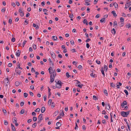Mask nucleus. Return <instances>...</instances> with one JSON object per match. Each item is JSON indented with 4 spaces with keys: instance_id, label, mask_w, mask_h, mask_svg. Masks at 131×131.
<instances>
[{
    "instance_id": "c03bdc74",
    "label": "nucleus",
    "mask_w": 131,
    "mask_h": 131,
    "mask_svg": "<svg viewBox=\"0 0 131 131\" xmlns=\"http://www.w3.org/2000/svg\"><path fill=\"white\" fill-rule=\"evenodd\" d=\"M95 74H94L93 73H92L90 74V76L92 77H95Z\"/></svg>"
},
{
    "instance_id": "8fccbe9b",
    "label": "nucleus",
    "mask_w": 131,
    "mask_h": 131,
    "mask_svg": "<svg viewBox=\"0 0 131 131\" xmlns=\"http://www.w3.org/2000/svg\"><path fill=\"white\" fill-rule=\"evenodd\" d=\"M82 66L81 65H79L78 67V68L80 70L82 69Z\"/></svg>"
},
{
    "instance_id": "ea45409f",
    "label": "nucleus",
    "mask_w": 131,
    "mask_h": 131,
    "mask_svg": "<svg viewBox=\"0 0 131 131\" xmlns=\"http://www.w3.org/2000/svg\"><path fill=\"white\" fill-rule=\"evenodd\" d=\"M130 24H127L126 25V27L129 28L130 27Z\"/></svg>"
},
{
    "instance_id": "6ab92c4d",
    "label": "nucleus",
    "mask_w": 131,
    "mask_h": 131,
    "mask_svg": "<svg viewBox=\"0 0 131 131\" xmlns=\"http://www.w3.org/2000/svg\"><path fill=\"white\" fill-rule=\"evenodd\" d=\"M13 118L14 119L13 120V122L14 123H15L17 122V118L16 117H14Z\"/></svg>"
},
{
    "instance_id": "e2e57ef3",
    "label": "nucleus",
    "mask_w": 131,
    "mask_h": 131,
    "mask_svg": "<svg viewBox=\"0 0 131 131\" xmlns=\"http://www.w3.org/2000/svg\"><path fill=\"white\" fill-rule=\"evenodd\" d=\"M31 72H35V70L33 68H31Z\"/></svg>"
},
{
    "instance_id": "7c9ffc66",
    "label": "nucleus",
    "mask_w": 131,
    "mask_h": 131,
    "mask_svg": "<svg viewBox=\"0 0 131 131\" xmlns=\"http://www.w3.org/2000/svg\"><path fill=\"white\" fill-rule=\"evenodd\" d=\"M66 76L68 78H69L71 77V75H69L68 72H67L66 73Z\"/></svg>"
},
{
    "instance_id": "774afa93",
    "label": "nucleus",
    "mask_w": 131,
    "mask_h": 131,
    "mask_svg": "<svg viewBox=\"0 0 131 131\" xmlns=\"http://www.w3.org/2000/svg\"><path fill=\"white\" fill-rule=\"evenodd\" d=\"M32 115L33 116H35L36 115V113L34 112H33L32 113Z\"/></svg>"
},
{
    "instance_id": "6e6d98bb",
    "label": "nucleus",
    "mask_w": 131,
    "mask_h": 131,
    "mask_svg": "<svg viewBox=\"0 0 131 131\" xmlns=\"http://www.w3.org/2000/svg\"><path fill=\"white\" fill-rule=\"evenodd\" d=\"M48 60L49 61V62L51 63L52 64V65L53 66L54 65V64L53 63H52V62L51 59L50 58H49L48 59Z\"/></svg>"
},
{
    "instance_id": "58836bf2",
    "label": "nucleus",
    "mask_w": 131,
    "mask_h": 131,
    "mask_svg": "<svg viewBox=\"0 0 131 131\" xmlns=\"http://www.w3.org/2000/svg\"><path fill=\"white\" fill-rule=\"evenodd\" d=\"M106 113V112L105 110H103L102 112V114L105 115Z\"/></svg>"
},
{
    "instance_id": "864d4df0",
    "label": "nucleus",
    "mask_w": 131,
    "mask_h": 131,
    "mask_svg": "<svg viewBox=\"0 0 131 131\" xmlns=\"http://www.w3.org/2000/svg\"><path fill=\"white\" fill-rule=\"evenodd\" d=\"M60 116L62 115V116H63L64 115V113L63 112V111H62V112H61L60 113Z\"/></svg>"
},
{
    "instance_id": "338daca9",
    "label": "nucleus",
    "mask_w": 131,
    "mask_h": 131,
    "mask_svg": "<svg viewBox=\"0 0 131 131\" xmlns=\"http://www.w3.org/2000/svg\"><path fill=\"white\" fill-rule=\"evenodd\" d=\"M110 85L111 86L113 87H114L115 86V85L113 83H110Z\"/></svg>"
},
{
    "instance_id": "3c124183",
    "label": "nucleus",
    "mask_w": 131,
    "mask_h": 131,
    "mask_svg": "<svg viewBox=\"0 0 131 131\" xmlns=\"http://www.w3.org/2000/svg\"><path fill=\"white\" fill-rule=\"evenodd\" d=\"M24 102H22L20 103V105L21 106H22L24 105Z\"/></svg>"
},
{
    "instance_id": "a18cd8bd",
    "label": "nucleus",
    "mask_w": 131,
    "mask_h": 131,
    "mask_svg": "<svg viewBox=\"0 0 131 131\" xmlns=\"http://www.w3.org/2000/svg\"><path fill=\"white\" fill-rule=\"evenodd\" d=\"M96 62L97 64H100L101 63L100 61L97 60H96Z\"/></svg>"
},
{
    "instance_id": "c756f323",
    "label": "nucleus",
    "mask_w": 131,
    "mask_h": 131,
    "mask_svg": "<svg viewBox=\"0 0 131 131\" xmlns=\"http://www.w3.org/2000/svg\"><path fill=\"white\" fill-rule=\"evenodd\" d=\"M107 107V108L108 110H109L110 108V106L109 104H108L107 105H106Z\"/></svg>"
},
{
    "instance_id": "052dcab7",
    "label": "nucleus",
    "mask_w": 131,
    "mask_h": 131,
    "mask_svg": "<svg viewBox=\"0 0 131 131\" xmlns=\"http://www.w3.org/2000/svg\"><path fill=\"white\" fill-rule=\"evenodd\" d=\"M29 93L30 95L31 96H33V93L32 92L30 91L29 92Z\"/></svg>"
},
{
    "instance_id": "6e6552de",
    "label": "nucleus",
    "mask_w": 131,
    "mask_h": 131,
    "mask_svg": "<svg viewBox=\"0 0 131 131\" xmlns=\"http://www.w3.org/2000/svg\"><path fill=\"white\" fill-rule=\"evenodd\" d=\"M20 51L19 50H18L16 52V55L17 56L19 57L20 56Z\"/></svg>"
},
{
    "instance_id": "79ce46f5",
    "label": "nucleus",
    "mask_w": 131,
    "mask_h": 131,
    "mask_svg": "<svg viewBox=\"0 0 131 131\" xmlns=\"http://www.w3.org/2000/svg\"><path fill=\"white\" fill-rule=\"evenodd\" d=\"M52 75H54L56 76V72L55 70H53V73L52 74Z\"/></svg>"
},
{
    "instance_id": "72a5a7b5",
    "label": "nucleus",
    "mask_w": 131,
    "mask_h": 131,
    "mask_svg": "<svg viewBox=\"0 0 131 131\" xmlns=\"http://www.w3.org/2000/svg\"><path fill=\"white\" fill-rule=\"evenodd\" d=\"M104 70H106V71H107V70L108 68V67H107V66L106 65H104Z\"/></svg>"
},
{
    "instance_id": "39448f33",
    "label": "nucleus",
    "mask_w": 131,
    "mask_h": 131,
    "mask_svg": "<svg viewBox=\"0 0 131 131\" xmlns=\"http://www.w3.org/2000/svg\"><path fill=\"white\" fill-rule=\"evenodd\" d=\"M19 13H20V15L21 17H23L24 16V13L22 12L21 8H20L19 9Z\"/></svg>"
},
{
    "instance_id": "a878e982",
    "label": "nucleus",
    "mask_w": 131,
    "mask_h": 131,
    "mask_svg": "<svg viewBox=\"0 0 131 131\" xmlns=\"http://www.w3.org/2000/svg\"><path fill=\"white\" fill-rule=\"evenodd\" d=\"M58 83H56V84H61L62 85L63 84V83L61 82V81L60 80H59L58 81Z\"/></svg>"
},
{
    "instance_id": "1a4fd4ad",
    "label": "nucleus",
    "mask_w": 131,
    "mask_h": 131,
    "mask_svg": "<svg viewBox=\"0 0 131 131\" xmlns=\"http://www.w3.org/2000/svg\"><path fill=\"white\" fill-rule=\"evenodd\" d=\"M33 27H35V29L36 30L38 29L39 28V27L37 25H36L35 24H33Z\"/></svg>"
},
{
    "instance_id": "5fc2aeb1",
    "label": "nucleus",
    "mask_w": 131,
    "mask_h": 131,
    "mask_svg": "<svg viewBox=\"0 0 131 131\" xmlns=\"http://www.w3.org/2000/svg\"><path fill=\"white\" fill-rule=\"evenodd\" d=\"M78 125H77V123H75V127L74 128V129L75 130H76L77 129V128H78Z\"/></svg>"
},
{
    "instance_id": "cd10ccee",
    "label": "nucleus",
    "mask_w": 131,
    "mask_h": 131,
    "mask_svg": "<svg viewBox=\"0 0 131 131\" xmlns=\"http://www.w3.org/2000/svg\"><path fill=\"white\" fill-rule=\"evenodd\" d=\"M55 104L53 102H52L51 104V107L52 108H53L54 107Z\"/></svg>"
},
{
    "instance_id": "f257e3e1",
    "label": "nucleus",
    "mask_w": 131,
    "mask_h": 131,
    "mask_svg": "<svg viewBox=\"0 0 131 131\" xmlns=\"http://www.w3.org/2000/svg\"><path fill=\"white\" fill-rule=\"evenodd\" d=\"M130 112V111H129L127 112H125L124 111H122L121 112V115L123 117H127L129 114V112Z\"/></svg>"
},
{
    "instance_id": "7ed1b4c3",
    "label": "nucleus",
    "mask_w": 131,
    "mask_h": 131,
    "mask_svg": "<svg viewBox=\"0 0 131 131\" xmlns=\"http://www.w3.org/2000/svg\"><path fill=\"white\" fill-rule=\"evenodd\" d=\"M54 76L53 75H52V74L50 75V81L49 82L50 83H52L54 80Z\"/></svg>"
},
{
    "instance_id": "9b49d317",
    "label": "nucleus",
    "mask_w": 131,
    "mask_h": 131,
    "mask_svg": "<svg viewBox=\"0 0 131 131\" xmlns=\"http://www.w3.org/2000/svg\"><path fill=\"white\" fill-rule=\"evenodd\" d=\"M48 70L49 71V73L51 74L52 72V70H53L52 69V68H51V67H50L48 69Z\"/></svg>"
},
{
    "instance_id": "c9c22d12",
    "label": "nucleus",
    "mask_w": 131,
    "mask_h": 131,
    "mask_svg": "<svg viewBox=\"0 0 131 131\" xmlns=\"http://www.w3.org/2000/svg\"><path fill=\"white\" fill-rule=\"evenodd\" d=\"M28 94L26 93H24V96L25 97H26L28 96Z\"/></svg>"
},
{
    "instance_id": "09e8293b",
    "label": "nucleus",
    "mask_w": 131,
    "mask_h": 131,
    "mask_svg": "<svg viewBox=\"0 0 131 131\" xmlns=\"http://www.w3.org/2000/svg\"><path fill=\"white\" fill-rule=\"evenodd\" d=\"M33 47L34 49H36V45L35 44H34L33 45Z\"/></svg>"
},
{
    "instance_id": "e433bc0d",
    "label": "nucleus",
    "mask_w": 131,
    "mask_h": 131,
    "mask_svg": "<svg viewBox=\"0 0 131 131\" xmlns=\"http://www.w3.org/2000/svg\"><path fill=\"white\" fill-rule=\"evenodd\" d=\"M124 91V92L125 93L126 95H128V92L127 91V90H125Z\"/></svg>"
},
{
    "instance_id": "4468645a",
    "label": "nucleus",
    "mask_w": 131,
    "mask_h": 131,
    "mask_svg": "<svg viewBox=\"0 0 131 131\" xmlns=\"http://www.w3.org/2000/svg\"><path fill=\"white\" fill-rule=\"evenodd\" d=\"M83 22L84 24H86L87 25L88 24V22L87 21V20L86 19H84Z\"/></svg>"
},
{
    "instance_id": "393cba45",
    "label": "nucleus",
    "mask_w": 131,
    "mask_h": 131,
    "mask_svg": "<svg viewBox=\"0 0 131 131\" xmlns=\"http://www.w3.org/2000/svg\"><path fill=\"white\" fill-rule=\"evenodd\" d=\"M113 6H114L115 8L118 7V4L117 3L115 2L113 4Z\"/></svg>"
},
{
    "instance_id": "49530a36",
    "label": "nucleus",
    "mask_w": 131,
    "mask_h": 131,
    "mask_svg": "<svg viewBox=\"0 0 131 131\" xmlns=\"http://www.w3.org/2000/svg\"><path fill=\"white\" fill-rule=\"evenodd\" d=\"M4 124L6 125H7L8 124V122H7V121L6 120H4Z\"/></svg>"
},
{
    "instance_id": "f8f14e48",
    "label": "nucleus",
    "mask_w": 131,
    "mask_h": 131,
    "mask_svg": "<svg viewBox=\"0 0 131 131\" xmlns=\"http://www.w3.org/2000/svg\"><path fill=\"white\" fill-rule=\"evenodd\" d=\"M62 85L61 84H56V87H55V88H60L61 87V86Z\"/></svg>"
},
{
    "instance_id": "37998d69",
    "label": "nucleus",
    "mask_w": 131,
    "mask_h": 131,
    "mask_svg": "<svg viewBox=\"0 0 131 131\" xmlns=\"http://www.w3.org/2000/svg\"><path fill=\"white\" fill-rule=\"evenodd\" d=\"M128 1H127L126 3V4H128L129 6L131 5V2H128Z\"/></svg>"
},
{
    "instance_id": "0e129e2a",
    "label": "nucleus",
    "mask_w": 131,
    "mask_h": 131,
    "mask_svg": "<svg viewBox=\"0 0 131 131\" xmlns=\"http://www.w3.org/2000/svg\"><path fill=\"white\" fill-rule=\"evenodd\" d=\"M32 120L31 119H29L27 121V122L29 123H30L32 121Z\"/></svg>"
},
{
    "instance_id": "4c0bfd02",
    "label": "nucleus",
    "mask_w": 131,
    "mask_h": 131,
    "mask_svg": "<svg viewBox=\"0 0 131 131\" xmlns=\"http://www.w3.org/2000/svg\"><path fill=\"white\" fill-rule=\"evenodd\" d=\"M36 123H35L34 124H33L32 125V127L33 128H35L36 127Z\"/></svg>"
},
{
    "instance_id": "69168bd1",
    "label": "nucleus",
    "mask_w": 131,
    "mask_h": 131,
    "mask_svg": "<svg viewBox=\"0 0 131 131\" xmlns=\"http://www.w3.org/2000/svg\"><path fill=\"white\" fill-rule=\"evenodd\" d=\"M90 45L89 44L87 43L86 44V47L88 48H89L90 47Z\"/></svg>"
},
{
    "instance_id": "aec40b11",
    "label": "nucleus",
    "mask_w": 131,
    "mask_h": 131,
    "mask_svg": "<svg viewBox=\"0 0 131 131\" xmlns=\"http://www.w3.org/2000/svg\"><path fill=\"white\" fill-rule=\"evenodd\" d=\"M9 20L8 23L10 24H11L12 23V19L11 17L9 18Z\"/></svg>"
},
{
    "instance_id": "a211bd4d",
    "label": "nucleus",
    "mask_w": 131,
    "mask_h": 131,
    "mask_svg": "<svg viewBox=\"0 0 131 131\" xmlns=\"http://www.w3.org/2000/svg\"><path fill=\"white\" fill-rule=\"evenodd\" d=\"M111 13L113 14V15L114 16L116 17L117 16V15L115 11H113L111 12Z\"/></svg>"
},
{
    "instance_id": "bf43d9fd",
    "label": "nucleus",
    "mask_w": 131,
    "mask_h": 131,
    "mask_svg": "<svg viewBox=\"0 0 131 131\" xmlns=\"http://www.w3.org/2000/svg\"><path fill=\"white\" fill-rule=\"evenodd\" d=\"M70 42L71 44L72 45H73L74 44V41L73 40H71L70 41Z\"/></svg>"
},
{
    "instance_id": "bb28decb",
    "label": "nucleus",
    "mask_w": 131,
    "mask_h": 131,
    "mask_svg": "<svg viewBox=\"0 0 131 131\" xmlns=\"http://www.w3.org/2000/svg\"><path fill=\"white\" fill-rule=\"evenodd\" d=\"M104 93L105 94V95L106 96H107L108 95V94L107 93V91L106 90H105L104 91Z\"/></svg>"
},
{
    "instance_id": "de8ad7c7",
    "label": "nucleus",
    "mask_w": 131,
    "mask_h": 131,
    "mask_svg": "<svg viewBox=\"0 0 131 131\" xmlns=\"http://www.w3.org/2000/svg\"><path fill=\"white\" fill-rule=\"evenodd\" d=\"M12 63H9L8 64V66L9 67H11L12 66Z\"/></svg>"
},
{
    "instance_id": "0eeeda50",
    "label": "nucleus",
    "mask_w": 131,
    "mask_h": 131,
    "mask_svg": "<svg viewBox=\"0 0 131 131\" xmlns=\"http://www.w3.org/2000/svg\"><path fill=\"white\" fill-rule=\"evenodd\" d=\"M15 71L16 72V73L19 75H20L21 73V71L20 70H18L17 67H16L15 70Z\"/></svg>"
},
{
    "instance_id": "4be33fe9",
    "label": "nucleus",
    "mask_w": 131,
    "mask_h": 131,
    "mask_svg": "<svg viewBox=\"0 0 131 131\" xmlns=\"http://www.w3.org/2000/svg\"><path fill=\"white\" fill-rule=\"evenodd\" d=\"M15 85L17 86H18L19 85V83L18 81H16L15 82Z\"/></svg>"
},
{
    "instance_id": "dca6fc26",
    "label": "nucleus",
    "mask_w": 131,
    "mask_h": 131,
    "mask_svg": "<svg viewBox=\"0 0 131 131\" xmlns=\"http://www.w3.org/2000/svg\"><path fill=\"white\" fill-rule=\"evenodd\" d=\"M111 32L112 33L113 35H114L116 33V31L115 29L113 28V29H112L111 30Z\"/></svg>"
},
{
    "instance_id": "2f4dec72",
    "label": "nucleus",
    "mask_w": 131,
    "mask_h": 131,
    "mask_svg": "<svg viewBox=\"0 0 131 131\" xmlns=\"http://www.w3.org/2000/svg\"><path fill=\"white\" fill-rule=\"evenodd\" d=\"M40 111V109L39 108H37L35 111L36 112H39Z\"/></svg>"
},
{
    "instance_id": "473e14b6",
    "label": "nucleus",
    "mask_w": 131,
    "mask_h": 131,
    "mask_svg": "<svg viewBox=\"0 0 131 131\" xmlns=\"http://www.w3.org/2000/svg\"><path fill=\"white\" fill-rule=\"evenodd\" d=\"M58 111H57L55 112L54 114L55 115V116H56L58 114Z\"/></svg>"
},
{
    "instance_id": "603ef678",
    "label": "nucleus",
    "mask_w": 131,
    "mask_h": 131,
    "mask_svg": "<svg viewBox=\"0 0 131 131\" xmlns=\"http://www.w3.org/2000/svg\"><path fill=\"white\" fill-rule=\"evenodd\" d=\"M117 22L116 21H114L113 23L114 26H115L117 25Z\"/></svg>"
},
{
    "instance_id": "2eb2a0df",
    "label": "nucleus",
    "mask_w": 131,
    "mask_h": 131,
    "mask_svg": "<svg viewBox=\"0 0 131 131\" xmlns=\"http://www.w3.org/2000/svg\"><path fill=\"white\" fill-rule=\"evenodd\" d=\"M106 20L105 18H103L101 19L100 20V22L101 23H103L104 22L105 23V22Z\"/></svg>"
},
{
    "instance_id": "9d476101",
    "label": "nucleus",
    "mask_w": 131,
    "mask_h": 131,
    "mask_svg": "<svg viewBox=\"0 0 131 131\" xmlns=\"http://www.w3.org/2000/svg\"><path fill=\"white\" fill-rule=\"evenodd\" d=\"M45 107H42L41 110V112L42 113H44L45 112Z\"/></svg>"
},
{
    "instance_id": "b1692460",
    "label": "nucleus",
    "mask_w": 131,
    "mask_h": 131,
    "mask_svg": "<svg viewBox=\"0 0 131 131\" xmlns=\"http://www.w3.org/2000/svg\"><path fill=\"white\" fill-rule=\"evenodd\" d=\"M52 100L51 99H49V101H48V104L49 105H50H50L51 104L52 102Z\"/></svg>"
},
{
    "instance_id": "a19ab883",
    "label": "nucleus",
    "mask_w": 131,
    "mask_h": 131,
    "mask_svg": "<svg viewBox=\"0 0 131 131\" xmlns=\"http://www.w3.org/2000/svg\"><path fill=\"white\" fill-rule=\"evenodd\" d=\"M69 17L71 18H72L73 17L74 15L72 14H70V15L69 16Z\"/></svg>"
},
{
    "instance_id": "5701e85b",
    "label": "nucleus",
    "mask_w": 131,
    "mask_h": 131,
    "mask_svg": "<svg viewBox=\"0 0 131 131\" xmlns=\"http://www.w3.org/2000/svg\"><path fill=\"white\" fill-rule=\"evenodd\" d=\"M25 110H24L23 109L21 110L20 112V114H23L25 112Z\"/></svg>"
},
{
    "instance_id": "680f3d73",
    "label": "nucleus",
    "mask_w": 131,
    "mask_h": 131,
    "mask_svg": "<svg viewBox=\"0 0 131 131\" xmlns=\"http://www.w3.org/2000/svg\"><path fill=\"white\" fill-rule=\"evenodd\" d=\"M82 129L84 130H85L86 129L85 126V125H83L82 127Z\"/></svg>"
},
{
    "instance_id": "f3484780",
    "label": "nucleus",
    "mask_w": 131,
    "mask_h": 131,
    "mask_svg": "<svg viewBox=\"0 0 131 131\" xmlns=\"http://www.w3.org/2000/svg\"><path fill=\"white\" fill-rule=\"evenodd\" d=\"M52 39L54 40H57V38L56 36H53L52 37Z\"/></svg>"
},
{
    "instance_id": "f03ea898",
    "label": "nucleus",
    "mask_w": 131,
    "mask_h": 131,
    "mask_svg": "<svg viewBox=\"0 0 131 131\" xmlns=\"http://www.w3.org/2000/svg\"><path fill=\"white\" fill-rule=\"evenodd\" d=\"M42 114H40L38 116V120L39 121L38 122L39 123L41 122V120L43 119V118L42 117Z\"/></svg>"
},
{
    "instance_id": "4d7b16f0",
    "label": "nucleus",
    "mask_w": 131,
    "mask_h": 131,
    "mask_svg": "<svg viewBox=\"0 0 131 131\" xmlns=\"http://www.w3.org/2000/svg\"><path fill=\"white\" fill-rule=\"evenodd\" d=\"M120 20L121 22H123L124 21V18L123 17H121L120 18Z\"/></svg>"
},
{
    "instance_id": "ddd939ff",
    "label": "nucleus",
    "mask_w": 131,
    "mask_h": 131,
    "mask_svg": "<svg viewBox=\"0 0 131 131\" xmlns=\"http://www.w3.org/2000/svg\"><path fill=\"white\" fill-rule=\"evenodd\" d=\"M101 72L102 73V74L104 76V77L105 75L104 72V68L103 67H102L101 68Z\"/></svg>"
},
{
    "instance_id": "f704fd0d",
    "label": "nucleus",
    "mask_w": 131,
    "mask_h": 131,
    "mask_svg": "<svg viewBox=\"0 0 131 131\" xmlns=\"http://www.w3.org/2000/svg\"><path fill=\"white\" fill-rule=\"evenodd\" d=\"M33 120L34 122L36 121L37 120V118L36 117H34L33 118Z\"/></svg>"
},
{
    "instance_id": "412c9836",
    "label": "nucleus",
    "mask_w": 131,
    "mask_h": 131,
    "mask_svg": "<svg viewBox=\"0 0 131 131\" xmlns=\"http://www.w3.org/2000/svg\"><path fill=\"white\" fill-rule=\"evenodd\" d=\"M61 124L59 122H57L56 123V125L58 127H60L61 126Z\"/></svg>"
},
{
    "instance_id": "13d9d810",
    "label": "nucleus",
    "mask_w": 131,
    "mask_h": 131,
    "mask_svg": "<svg viewBox=\"0 0 131 131\" xmlns=\"http://www.w3.org/2000/svg\"><path fill=\"white\" fill-rule=\"evenodd\" d=\"M47 96L46 95H45L43 96L44 100L45 101H46L47 100Z\"/></svg>"
},
{
    "instance_id": "20e7f679",
    "label": "nucleus",
    "mask_w": 131,
    "mask_h": 131,
    "mask_svg": "<svg viewBox=\"0 0 131 131\" xmlns=\"http://www.w3.org/2000/svg\"><path fill=\"white\" fill-rule=\"evenodd\" d=\"M4 80L6 82V85L7 86L9 84V80L8 79V77H7L6 78L4 79Z\"/></svg>"
},
{
    "instance_id": "423d86ee",
    "label": "nucleus",
    "mask_w": 131,
    "mask_h": 131,
    "mask_svg": "<svg viewBox=\"0 0 131 131\" xmlns=\"http://www.w3.org/2000/svg\"><path fill=\"white\" fill-rule=\"evenodd\" d=\"M52 57L54 59L56 58V56L55 53L53 52H52V53H50Z\"/></svg>"
},
{
    "instance_id": "c85d7f7f",
    "label": "nucleus",
    "mask_w": 131,
    "mask_h": 131,
    "mask_svg": "<svg viewBox=\"0 0 131 131\" xmlns=\"http://www.w3.org/2000/svg\"><path fill=\"white\" fill-rule=\"evenodd\" d=\"M17 69H18V68H19V69H22V68L20 67V64L19 62H18V64H17Z\"/></svg>"
}]
</instances>
